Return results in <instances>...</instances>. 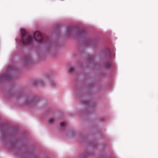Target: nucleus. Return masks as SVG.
Here are the masks:
<instances>
[{
  "instance_id": "0eeeda50",
  "label": "nucleus",
  "mask_w": 158,
  "mask_h": 158,
  "mask_svg": "<svg viewBox=\"0 0 158 158\" xmlns=\"http://www.w3.org/2000/svg\"><path fill=\"white\" fill-rule=\"evenodd\" d=\"M74 71V68L73 67H71L69 70V72L70 73H73Z\"/></svg>"
},
{
  "instance_id": "20e7f679",
  "label": "nucleus",
  "mask_w": 158,
  "mask_h": 158,
  "mask_svg": "<svg viewBox=\"0 0 158 158\" xmlns=\"http://www.w3.org/2000/svg\"><path fill=\"white\" fill-rule=\"evenodd\" d=\"M21 34L22 38L23 37L25 36V35L26 34V31L24 29H21Z\"/></svg>"
},
{
  "instance_id": "423d86ee",
  "label": "nucleus",
  "mask_w": 158,
  "mask_h": 158,
  "mask_svg": "<svg viewBox=\"0 0 158 158\" xmlns=\"http://www.w3.org/2000/svg\"><path fill=\"white\" fill-rule=\"evenodd\" d=\"M54 120H55L54 118H50L48 120V122L50 123H52L54 122Z\"/></svg>"
},
{
  "instance_id": "6e6552de",
  "label": "nucleus",
  "mask_w": 158,
  "mask_h": 158,
  "mask_svg": "<svg viewBox=\"0 0 158 158\" xmlns=\"http://www.w3.org/2000/svg\"><path fill=\"white\" fill-rule=\"evenodd\" d=\"M66 123L65 122H63L60 123V126L61 127H64L66 126Z\"/></svg>"
},
{
  "instance_id": "f03ea898",
  "label": "nucleus",
  "mask_w": 158,
  "mask_h": 158,
  "mask_svg": "<svg viewBox=\"0 0 158 158\" xmlns=\"http://www.w3.org/2000/svg\"><path fill=\"white\" fill-rule=\"evenodd\" d=\"M35 40L39 42H42L44 41V39L42 36L39 31H36L34 35Z\"/></svg>"
},
{
  "instance_id": "39448f33",
  "label": "nucleus",
  "mask_w": 158,
  "mask_h": 158,
  "mask_svg": "<svg viewBox=\"0 0 158 158\" xmlns=\"http://www.w3.org/2000/svg\"><path fill=\"white\" fill-rule=\"evenodd\" d=\"M111 64V62L110 61H108L105 64V66L107 68L109 67Z\"/></svg>"
},
{
  "instance_id": "f257e3e1",
  "label": "nucleus",
  "mask_w": 158,
  "mask_h": 158,
  "mask_svg": "<svg viewBox=\"0 0 158 158\" xmlns=\"http://www.w3.org/2000/svg\"><path fill=\"white\" fill-rule=\"evenodd\" d=\"M33 39L31 35L25 36L22 38V41L23 43L24 44H28L31 43Z\"/></svg>"
},
{
  "instance_id": "1a4fd4ad",
  "label": "nucleus",
  "mask_w": 158,
  "mask_h": 158,
  "mask_svg": "<svg viewBox=\"0 0 158 158\" xmlns=\"http://www.w3.org/2000/svg\"><path fill=\"white\" fill-rule=\"evenodd\" d=\"M8 70H9V71H10V70H13V67H12L11 66H9V67H8Z\"/></svg>"
},
{
  "instance_id": "7ed1b4c3",
  "label": "nucleus",
  "mask_w": 158,
  "mask_h": 158,
  "mask_svg": "<svg viewBox=\"0 0 158 158\" xmlns=\"http://www.w3.org/2000/svg\"><path fill=\"white\" fill-rule=\"evenodd\" d=\"M10 79L11 77L8 73L3 74L0 76V80L1 81L10 80Z\"/></svg>"
},
{
  "instance_id": "9d476101",
  "label": "nucleus",
  "mask_w": 158,
  "mask_h": 158,
  "mask_svg": "<svg viewBox=\"0 0 158 158\" xmlns=\"http://www.w3.org/2000/svg\"><path fill=\"white\" fill-rule=\"evenodd\" d=\"M30 57H28L27 58L26 60H30Z\"/></svg>"
}]
</instances>
